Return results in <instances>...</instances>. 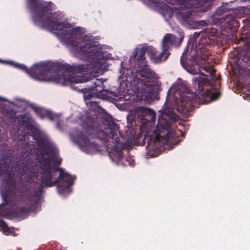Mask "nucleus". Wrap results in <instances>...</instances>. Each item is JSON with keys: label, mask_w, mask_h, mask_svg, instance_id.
<instances>
[{"label": "nucleus", "mask_w": 250, "mask_h": 250, "mask_svg": "<svg viewBox=\"0 0 250 250\" xmlns=\"http://www.w3.org/2000/svg\"><path fill=\"white\" fill-rule=\"evenodd\" d=\"M34 138L37 146L41 150L37 160L39 163H32L26 168L28 173L27 178L30 180L36 179L42 182L46 187H54L58 183V192L64 195L70 191L69 188L74 183L76 177L65 172L62 168L52 167L51 160L45 156L56 155L57 148L45 137L40 134H35Z\"/></svg>", "instance_id": "obj_1"}, {"label": "nucleus", "mask_w": 250, "mask_h": 250, "mask_svg": "<svg viewBox=\"0 0 250 250\" xmlns=\"http://www.w3.org/2000/svg\"><path fill=\"white\" fill-rule=\"evenodd\" d=\"M14 66L26 72L33 79L39 81L52 82L62 85L86 82L88 77L79 74L84 72L83 65H71L67 63L42 62L34 64L31 68L23 64L15 63Z\"/></svg>", "instance_id": "obj_2"}, {"label": "nucleus", "mask_w": 250, "mask_h": 250, "mask_svg": "<svg viewBox=\"0 0 250 250\" xmlns=\"http://www.w3.org/2000/svg\"><path fill=\"white\" fill-rule=\"evenodd\" d=\"M194 81L197 86V91L195 93L189 92V89L184 82L176 83L167 91V99L173 97L176 103L174 109L179 113L187 115L193 110L195 103L207 104L220 96L218 90L205 89L204 86H208L210 83L208 79L198 77L194 78Z\"/></svg>", "instance_id": "obj_3"}, {"label": "nucleus", "mask_w": 250, "mask_h": 250, "mask_svg": "<svg viewBox=\"0 0 250 250\" xmlns=\"http://www.w3.org/2000/svg\"><path fill=\"white\" fill-rule=\"evenodd\" d=\"M28 181L27 183L23 184L19 188V192L22 194L23 202L28 207H20L16 204V198L13 203L5 204L4 202L0 205V217L6 216L8 213H11L14 216L22 217L30 213L32 209L35 208L37 206L42 194L44 188H50L51 187L44 186L42 182H39V187L36 189L31 183L35 179L30 180L25 177ZM2 229L5 233H8L9 228L4 221L0 219V230Z\"/></svg>", "instance_id": "obj_4"}, {"label": "nucleus", "mask_w": 250, "mask_h": 250, "mask_svg": "<svg viewBox=\"0 0 250 250\" xmlns=\"http://www.w3.org/2000/svg\"><path fill=\"white\" fill-rule=\"evenodd\" d=\"M61 36L73 51L88 62L87 65L93 68H101L104 63L103 52L98 44L88 42L83 45H80L77 41L81 36L80 28L63 30L61 33Z\"/></svg>", "instance_id": "obj_5"}, {"label": "nucleus", "mask_w": 250, "mask_h": 250, "mask_svg": "<svg viewBox=\"0 0 250 250\" xmlns=\"http://www.w3.org/2000/svg\"><path fill=\"white\" fill-rule=\"evenodd\" d=\"M27 7L32 13L33 21L42 27L51 30H62L69 28V23L54 21L58 20L56 13H52L54 4L51 1L40 0H27Z\"/></svg>", "instance_id": "obj_6"}, {"label": "nucleus", "mask_w": 250, "mask_h": 250, "mask_svg": "<svg viewBox=\"0 0 250 250\" xmlns=\"http://www.w3.org/2000/svg\"><path fill=\"white\" fill-rule=\"evenodd\" d=\"M179 116L173 110L166 109L159 115L158 123L152 134L145 140H147L146 148L147 154L152 156H156L155 153L159 151L160 144H166L169 139V129L171 121L175 122Z\"/></svg>", "instance_id": "obj_7"}, {"label": "nucleus", "mask_w": 250, "mask_h": 250, "mask_svg": "<svg viewBox=\"0 0 250 250\" xmlns=\"http://www.w3.org/2000/svg\"><path fill=\"white\" fill-rule=\"evenodd\" d=\"M104 130H98L96 132V137L103 141L104 145L107 149L115 150L118 157V161L121 162L124 166H133L134 161L130 157L124 158L122 150L128 146V144L120 142V133L119 125L113 122H109Z\"/></svg>", "instance_id": "obj_8"}, {"label": "nucleus", "mask_w": 250, "mask_h": 250, "mask_svg": "<svg viewBox=\"0 0 250 250\" xmlns=\"http://www.w3.org/2000/svg\"><path fill=\"white\" fill-rule=\"evenodd\" d=\"M165 1L172 5H180L179 7L167 8V14L169 18H171L174 15L177 19L195 28L199 25L198 21L192 19V13L189 10L185 11L184 9L204 6L202 10L204 12H206L210 8L213 0H166Z\"/></svg>", "instance_id": "obj_9"}, {"label": "nucleus", "mask_w": 250, "mask_h": 250, "mask_svg": "<svg viewBox=\"0 0 250 250\" xmlns=\"http://www.w3.org/2000/svg\"><path fill=\"white\" fill-rule=\"evenodd\" d=\"M132 61L135 62V67L137 73L141 76L147 79L151 80L155 78V73L148 67L147 62L145 57L144 49H136L129 59L131 63Z\"/></svg>", "instance_id": "obj_10"}, {"label": "nucleus", "mask_w": 250, "mask_h": 250, "mask_svg": "<svg viewBox=\"0 0 250 250\" xmlns=\"http://www.w3.org/2000/svg\"><path fill=\"white\" fill-rule=\"evenodd\" d=\"M228 9L224 6H221L215 11L212 18V22L213 24H220L223 28L232 30L235 31L239 26V22L232 16L228 13Z\"/></svg>", "instance_id": "obj_11"}, {"label": "nucleus", "mask_w": 250, "mask_h": 250, "mask_svg": "<svg viewBox=\"0 0 250 250\" xmlns=\"http://www.w3.org/2000/svg\"><path fill=\"white\" fill-rule=\"evenodd\" d=\"M6 184L5 189L1 192L2 197L5 204L13 203L15 201L17 193V183L15 179L10 175L4 179Z\"/></svg>", "instance_id": "obj_12"}, {"label": "nucleus", "mask_w": 250, "mask_h": 250, "mask_svg": "<svg viewBox=\"0 0 250 250\" xmlns=\"http://www.w3.org/2000/svg\"><path fill=\"white\" fill-rule=\"evenodd\" d=\"M105 80L101 79H94L91 82L90 85H87L81 91L83 93V98L85 102L90 100L94 93H101L104 90V82Z\"/></svg>", "instance_id": "obj_13"}, {"label": "nucleus", "mask_w": 250, "mask_h": 250, "mask_svg": "<svg viewBox=\"0 0 250 250\" xmlns=\"http://www.w3.org/2000/svg\"><path fill=\"white\" fill-rule=\"evenodd\" d=\"M183 36L177 38L172 34L167 33L163 38L161 49L167 53L168 57L170 55L169 50L172 46H179L180 45L183 40Z\"/></svg>", "instance_id": "obj_14"}, {"label": "nucleus", "mask_w": 250, "mask_h": 250, "mask_svg": "<svg viewBox=\"0 0 250 250\" xmlns=\"http://www.w3.org/2000/svg\"><path fill=\"white\" fill-rule=\"evenodd\" d=\"M139 49H144L145 54L146 52L150 59L155 63H160L166 61L168 57V54L166 53L165 50L161 49L162 52L159 51L152 46L143 47Z\"/></svg>", "instance_id": "obj_15"}, {"label": "nucleus", "mask_w": 250, "mask_h": 250, "mask_svg": "<svg viewBox=\"0 0 250 250\" xmlns=\"http://www.w3.org/2000/svg\"><path fill=\"white\" fill-rule=\"evenodd\" d=\"M28 106L32 108L36 113L37 116L41 119L46 117L51 121H54L56 119L59 118V116L57 114L53 113L50 110H46L32 104H29Z\"/></svg>", "instance_id": "obj_16"}, {"label": "nucleus", "mask_w": 250, "mask_h": 250, "mask_svg": "<svg viewBox=\"0 0 250 250\" xmlns=\"http://www.w3.org/2000/svg\"><path fill=\"white\" fill-rule=\"evenodd\" d=\"M138 111L144 114L141 118L142 120L151 123L155 121L156 113L152 109L144 106H141L138 108Z\"/></svg>", "instance_id": "obj_17"}, {"label": "nucleus", "mask_w": 250, "mask_h": 250, "mask_svg": "<svg viewBox=\"0 0 250 250\" xmlns=\"http://www.w3.org/2000/svg\"><path fill=\"white\" fill-rule=\"evenodd\" d=\"M78 141L83 147L90 148L95 147L96 145L91 142L90 139L84 134L81 132L78 136Z\"/></svg>", "instance_id": "obj_18"}, {"label": "nucleus", "mask_w": 250, "mask_h": 250, "mask_svg": "<svg viewBox=\"0 0 250 250\" xmlns=\"http://www.w3.org/2000/svg\"><path fill=\"white\" fill-rule=\"evenodd\" d=\"M46 157L50 158L51 157V161H53V165L54 166H59L61 164L62 159L59 157V152L58 149H57V154L56 155H49V156H46ZM53 168V167H52Z\"/></svg>", "instance_id": "obj_19"}, {"label": "nucleus", "mask_w": 250, "mask_h": 250, "mask_svg": "<svg viewBox=\"0 0 250 250\" xmlns=\"http://www.w3.org/2000/svg\"><path fill=\"white\" fill-rule=\"evenodd\" d=\"M201 69L205 71L207 73H208L209 75L211 76L214 75L216 72V70L213 68V67L208 64H204L201 66Z\"/></svg>", "instance_id": "obj_20"}, {"label": "nucleus", "mask_w": 250, "mask_h": 250, "mask_svg": "<svg viewBox=\"0 0 250 250\" xmlns=\"http://www.w3.org/2000/svg\"><path fill=\"white\" fill-rule=\"evenodd\" d=\"M188 48H186L183 54H182V55L181 56V58H180V62H181V63L182 64V65L183 66H185V63H186V60H187V55L188 53Z\"/></svg>", "instance_id": "obj_21"}, {"label": "nucleus", "mask_w": 250, "mask_h": 250, "mask_svg": "<svg viewBox=\"0 0 250 250\" xmlns=\"http://www.w3.org/2000/svg\"><path fill=\"white\" fill-rule=\"evenodd\" d=\"M19 118L21 119L20 122L22 123V125H26L29 118L25 114L19 115Z\"/></svg>", "instance_id": "obj_22"}, {"label": "nucleus", "mask_w": 250, "mask_h": 250, "mask_svg": "<svg viewBox=\"0 0 250 250\" xmlns=\"http://www.w3.org/2000/svg\"><path fill=\"white\" fill-rule=\"evenodd\" d=\"M208 34L209 37H215L218 35L217 30L216 29H212L210 31L208 32Z\"/></svg>", "instance_id": "obj_23"}, {"label": "nucleus", "mask_w": 250, "mask_h": 250, "mask_svg": "<svg viewBox=\"0 0 250 250\" xmlns=\"http://www.w3.org/2000/svg\"><path fill=\"white\" fill-rule=\"evenodd\" d=\"M88 106L94 107V108L99 107V103L97 102L91 101L89 103L86 102Z\"/></svg>", "instance_id": "obj_24"}, {"label": "nucleus", "mask_w": 250, "mask_h": 250, "mask_svg": "<svg viewBox=\"0 0 250 250\" xmlns=\"http://www.w3.org/2000/svg\"><path fill=\"white\" fill-rule=\"evenodd\" d=\"M201 58L203 59L204 60H205V59L207 58H208L209 56V55H210V53L208 51H207L206 53H204L203 54H202V51H201Z\"/></svg>", "instance_id": "obj_25"}, {"label": "nucleus", "mask_w": 250, "mask_h": 250, "mask_svg": "<svg viewBox=\"0 0 250 250\" xmlns=\"http://www.w3.org/2000/svg\"><path fill=\"white\" fill-rule=\"evenodd\" d=\"M148 1L152 2V3H164L165 4V2L164 1H161V0H147Z\"/></svg>", "instance_id": "obj_26"}, {"label": "nucleus", "mask_w": 250, "mask_h": 250, "mask_svg": "<svg viewBox=\"0 0 250 250\" xmlns=\"http://www.w3.org/2000/svg\"><path fill=\"white\" fill-rule=\"evenodd\" d=\"M188 72H189L191 74H196V73H198V72H197L196 71V70H193V69H191L190 71V70H188Z\"/></svg>", "instance_id": "obj_27"}, {"label": "nucleus", "mask_w": 250, "mask_h": 250, "mask_svg": "<svg viewBox=\"0 0 250 250\" xmlns=\"http://www.w3.org/2000/svg\"><path fill=\"white\" fill-rule=\"evenodd\" d=\"M199 35H200L199 33L195 32L193 34V38H197L199 37Z\"/></svg>", "instance_id": "obj_28"}, {"label": "nucleus", "mask_w": 250, "mask_h": 250, "mask_svg": "<svg viewBox=\"0 0 250 250\" xmlns=\"http://www.w3.org/2000/svg\"><path fill=\"white\" fill-rule=\"evenodd\" d=\"M246 24L247 25H249V26H250V20L246 19Z\"/></svg>", "instance_id": "obj_29"}, {"label": "nucleus", "mask_w": 250, "mask_h": 250, "mask_svg": "<svg viewBox=\"0 0 250 250\" xmlns=\"http://www.w3.org/2000/svg\"><path fill=\"white\" fill-rule=\"evenodd\" d=\"M3 173H4L3 170H2L1 167H0V175L2 174Z\"/></svg>", "instance_id": "obj_30"}, {"label": "nucleus", "mask_w": 250, "mask_h": 250, "mask_svg": "<svg viewBox=\"0 0 250 250\" xmlns=\"http://www.w3.org/2000/svg\"><path fill=\"white\" fill-rule=\"evenodd\" d=\"M3 101V98L2 97H0V101Z\"/></svg>", "instance_id": "obj_31"}, {"label": "nucleus", "mask_w": 250, "mask_h": 250, "mask_svg": "<svg viewBox=\"0 0 250 250\" xmlns=\"http://www.w3.org/2000/svg\"><path fill=\"white\" fill-rule=\"evenodd\" d=\"M147 86H148L147 87H151L152 84H149Z\"/></svg>", "instance_id": "obj_32"}, {"label": "nucleus", "mask_w": 250, "mask_h": 250, "mask_svg": "<svg viewBox=\"0 0 250 250\" xmlns=\"http://www.w3.org/2000/svg\"><path fill=\"white\" fill-rule=\"evenodd\" d=\"M201 74L203 76L205 75L203 72H201Z\"/></svg>", "instance_id": "obj_33"}]
</instances>
